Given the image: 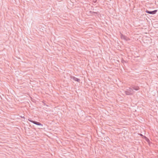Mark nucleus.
<instances>
[{"label": "nucleus", "instance_id": "1a4fd4ad", "mask_svg": "<svg viewBox=\"0 0 158 158\" xmlns=\"http://www.w3.org/2000/svg\"><path fill=\"white\" fill-rule=\"evenodd\" d=\"M28 120L30 121V122H31V123H33V121H33V120H31V119H28Z\"/></svg>", "mask_w": 158, "mask_h": 158}, {"label": "nucleus", "instance_id": "6e6552de", "mask_svg": "<svg viewBox=\"0 0 158 158\" xmlns=\"http://www.w3.org/2000/svg\"><path fill=\"white\" fill-rule=\"evenodd\" d=\"M121 62L123 63H126V61L124 60L123 59L121 60Z\"/></svg>", "mask_w": 158, "mask_h": 158}, {"label": "nucleus", "instance_id": "f03ea898", "mask_svg": "<svg viewBox=\"0 0 158 158\" xmlns=\"http://www.w3.org/2000/svg\"><path fill=\"white\" fill-rule=\"evenodd\" d=\"M157 11V10H154L153 11H149L148 10H146V12L147 13L149 14H152V15H154V14H155Z\"/></svg>", "mask_w": 158, "mask_h": 158}, {"label": "nucleus", "instance_id": "0eeeda50", "mask_svg": "<svg viewBox=\"0 0 158 158\" xmlns=\"http://www.w3.org/2000/svg\"><path fill=\"white\" fill-rule=\"evenodd\" d=\"M89 12H90V13H91L92 14H93V13H95V14H98V12H94V11H89Z\"/></svg>", "mask_w": 158, "mask_h": 158}, {"label": "nucleus", "instance_id": "39448f33", "mask_svg": "<svg viewBox=\"0 0 158 158\" xmlns=\"http://www.w3.org/2000/svg\"><path fill=\"white\" fill-rule=\"evenodd\" d=\"M71 78L73 79L74 81L79 82L80 80L76 77L73 76L71 77Z\"/></svg>", "mask_w": 158, "mask_h": 158}, {"label": "nucleus", "instance_id": "9d476101", "mask_svg": "<svg viewBox=\"0 0 158 158\" xmlns=\"http://www.w3.org/2000/svg\"><path fill=\"white\" fill-rule=\"evenodd\" d=\"M145 138H146V141H148V140L149 141V139L148 138H147V137H146L145 136Z\"/></svg>", "mask_w": 158, "mask_h": 158}, {"label": "nucleus", "instance_id": "7ed1b4c3", "mask_svg": "<svg viewBox=\"0 0 158 158\" xmlns=\"http://www.w3.org/2000/svg\"><path fill=\"white\" fill-rule=\"evenodd\" d=\"M121 37L122 39H123L126 41H128L130 40V39L128 37L126 36L125 35L122 34L121 35Z\"/></svg>", "mask_w": 158, "mask_h": 158}, {"label": "nucleus", "instance_id": "20e7f679", "mask_svg": "<svg viewBox=\"0 0 158 158\" xmlns=\"http://www.w3.org/2000/svg\"><path fill=\"white\" fill-rule=\"evenodd\" d=\"M131 87L133 90L134 89L136 91L138 90L139 89V88L138 86L133 85L131 86Z\"/></svg>", "mask_w": 158, "mask_h": 158}, {"label": "nucleus", "instance_id": "423d86ee", "mask_svg": "<svg viewBox=\"0 0 158 158\" xmlns=\"http://www.w3.org/2000/svg\"><path fill=\"white\" fill-rule=\"evenodd\" d=\"M33 123L36 125H39V126H43V125L40 123H39V122L35 121H33Z\"/></svg>", "mask_w": 158, "mask_h": 158}, {"label": "nucleus", "instance_id": "9b49d317", "mask_svg": "<svg viewBox=\"0 0 158 158\" xmlns=\"http://www.w3.org/2000/svg\"><path fill=\"white\" fill-rule=\"evenodd\" d=\"M140 135L141 136H143V135L142 134H140V135Z\"/></svg>", "mask_w": 158, "mask_h": 158}, {"label": "nucleus", "instance_id": "f257e3e1", "mask_svg": "<svg viewBox=\"0 0 158 158\" xmlns=\"http://www.w3.org/2000/svg\"><path fill=\"white\" fill-rule=\"evenodd\" d=\"M135 91L132 89L131 87L129 88L128 89H127L125 91V94L127 95H131L134 94Z\"/></svg>", "mask_w": 158, "mask_h": 158}, {"label": "nucleus", "instance_id": "f8f14e48", "mask_svg": "<svg viewBox=\"0 0 158 158\" xmlns=\"http://www.w3.org/2000/svg\"><path fill=\"white\" fill-rule=\"evenodd\" d=\"M22 118H25L24 117H22Z\"/></svg>", "mask_w": 158, "mask_h": 158}]
</instances>
